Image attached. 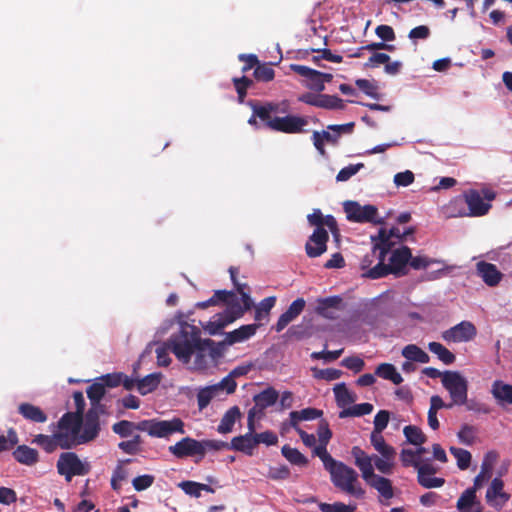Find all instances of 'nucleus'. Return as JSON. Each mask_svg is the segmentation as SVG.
<instances>
[{"label": "nucleus", "instance_id": "obj_26", "mask_svg": "<svg viewBox=\"0 0 512 512\" xmlns=\"http://www.w3.org/2000/svg\"><path fill=\"white\" fill-rule=\"evenodd\" d=\"M396 239L398 242L403 240V235L398 227H392L389 231L384 228H381L378 232L377 236H372L373 245L378 247H384L385 245L389 246V251H391L392 247L396 244L392 239Z\"/></svg>", "mask_w": 512, "mask_h": 512}, {"label": "nucleus", "instance_id": "obj_11", "mask_svg": "<svg viewBox=\"0 0 512 512\" xmlns=\"http://www.w3.org/2000/svg\"><path fill=\"white\" fill-rule=\"evenodd\" d=\"M283 104L285 105V108L280 109V105L275 102L260 103L259 101L256 100H250L248 102V106L251 108L252 112H254L256 116H258L261 125L267 129H270L269 122L273 121L274 117H272V114H275L277 112H287L288 105L286 104V102H283Z\"/></svg>", "mask_w": 512, "mask_h": 512}, {"label": "nucleus", "instance_id": "obj_1", "mask_svg": "<svg viewBox=\"0 0 512 512\" xmlns=\"http://www.w3.org/2000/svg\"><path fill=\"white\" fill-rule=\"evenodd\" d=\"M211 344H213V340L201 339L200 331L190 325L182 326L180 331L172 334L166 343L176 358L183 364L190 363L192 355L195 354V367L199 369L207 365V362L202 360L203 348L201 346Z\"/></svg>", "mask_w": 512, "mask_h": 512}, {"label": "nucleus", "instance_id": "obj_31", "mask_svg": "<svg viewBox=\"0 0 512 512\" xmlns=\"http://www.w3.org/2000/svg\"><path fill=\"white\" fill-rule=\"evenodd\" d=\"M257 328V324L242 325L238 329L226 334L225 343L227 345H233L235 343L243 342L252 337L256 333Z\"/></svg>", "mask_w": 512, "mask_h": 512}, {"label": "nucleus", "instance_id": "obj_43", "mask_svg": "<svg viewBox=\"0 0 512 512\" xmlns=\"http://www.w3.org/2000/svg\"><path fill=\"white\" fill-rule=\"evenodd\" d=\"M402 356L409 361L417 363H428L429 355L415 344L406 345L401 352Z\"/></svg>", "mask_w": 512, "mask_h": 512}, {"label": "nucleus", "instance_id": "obj_64", "mask_svg": "<svg viewBox=\"0 0 512 512\" xmlns=\"http://www.w3.org/2000/svg\"><path fill=\"white\" fill-rule=\"evenodd\" d=\"M112 430L120 437H128L132 434L133 430H135V423L128 420H121L113 424Z\"/></svg>", "mask_w": 512, "mask_h": 512}, {"label": "nucleus", "instance_id": "obj_55", "mask_svg": "<svg viewBox=\"0 0 512 512\" xmlns=\"http://www.w3.org/2000/svg\"><path fill=\"white\" fill-rule=\"evenodd\" d=\"M356 86L367 96L379 100L380 94L378 93V87L377 85L367 79H357L355 81Z\"/></svg>", "mask_w": 512, "mask_h": 512}, {"label": "nucleus", "instance_id": "obj_44", "mask_svg": "<svg viewBox=\"0 0 512 512\" xmlns=\"http://www.w3.org/2000/svg\"><path fill=\"white\" fill-rule=\"evenodd\" d=\"M55 441L57 443V447L62 449H70L77 444H81L78 442L79 433H74L67 430H60L54 433Z\"/></svg>", "mask_w": 512, "mask_h": 512}, {"label": "nucleus", "instance_id": "obj_32", "mask_svg": "<svg viewBox=\"0 0 512 512\" xmlns=\"http://www.w3.org/2000/svg\"><path fill=\"white\" fill-rule=\"evenodd\" d=\"M12 454L14 459L23 465L33 466L39 461L38 451L27 445H19Z\"/></svg>", "mask_w": 512, "mask_h": 512}, {"label": "nucleus", "instance_id": "obj_60", "mask_svg": "<svg viewBox=\"0 0 512 512\" xmlns=\"http://www.w3.org/2000/svg\"><path fill=\"white\" fill-rule=\"evenodd\" d=\"M319 509L321 512H356V507L351 505H346L343 502H335V503H320Z\"/></svg>", "mask_w": 512, "mask_h": 512}, {"label": "nucleus", "instance_id": "obj_33", "mask_svg": "<svg viewBox=\"0 0 512 512\" xmlns=\"http://www.w3.org/2000/svg\"><path fill=\"white\" fill-rule=\"evenodd\" d=\"M381 456L372 455V465L382 474H391L395 466L396 451L387 454L382 453Z\"/></svg>", "mask_w": 512, "mask_h": 512}, {"label": "nucleus", "instance_id": "obj_39", "mask_svg": "<svg viewBox=\"0 0 512 512\" xmlns=\"http://www.w3.org/2000/svg\"><path fill=\"white\" fill-rule=\"evenodd\" d=\"M278 397V392L274 388L269 387L256 394L253 400L257 404V407H259V412H263L266 408L274 405Z\"/></svg>", "mask_w": 512, "mask_h": 512}, {"label": "nucleus", "instance_id": "obj_14", "mask_svg": "<svg viewBox=\"0 0 512 512\" xmlns=\"http://www.w3.org/2000/svg\"><path fill=\"white\" fill-rule=\"evenodd\" d=\"M290 69L305 79L304 85L309 90L315 91L316 93L325 90V85L321 83L318 70L299 64H291Z\"/></svg>", "mask_w": 512, "mask_h": 512}, {"label": "nucleus", "instance_id": "obj_5", "mask_svg": "<svg viewBox=\"0 0 512 512\" xmlns=\"http://www.w3.org/2000/svg\"><path fill=\"white\" fill-rule=\"evenodd\" d=\"M443 387L449 392L453 405H464L468 397V381L457 371H445Z\"/></svg>", "mask_w": 512, "mask_h": 512}, {"label": "nucleus", "instance_id": "obj_53", "mask_svg": "<svg viewBox=\"0 0 512 512\" xmlns=\"http://www.w3.org/2000/svg\"><path fill=\"white\" fill-rule=\"evenodd\" d=\"M450 453L456 458L457 466L460 470H466L471 464V453L468 450L450 447Z\"/></svg>", "mask_w": 512, "mask_h": 512}, {"label": "nucleus", "instance_id": "obj_30", "mask_svg": "<svg viewBox=\"0 0 512 512\" xmlns=\"http://www.w3.org/2000/svg\"><path fill=\"white\" fill-rule=\"evenodd\" d=\"M18 412L24 419L33 423H44L48 419L47 414L40 407L27 402L18 406Z\"/></svg>", "mask_w": 512, "mask_h": 512}, {"label": "nucleus", "instance_id": "obj_45", "mask_svg": "<svg viewBox=\"0 0 512 512\" xmlns=\"http://www.w3.org/2000/svg\"><path fill=\"white\" fill-rule=\"evenodd\" d=\"M428 349L445 365H451L456 360V356L439 342H430L428 344Z\"/></svg>", "mask_w": 512, "mask_h": 512}, {"label": "nucleus", "instance_id": "obj_28", "mask_svg": "<svg viewBox=\"0 0 512 512\" xmlns=\"http://www.w3.org/2000/svg\"><path fill=\"white\" fill-rule=\"evenodd\" d=\"M234 286L241 296L242 305L240 304V301L236 296L235 303H232L229 309H231L234 312H237L236 310L241 311L242 317L246 311L250 310L253 307L254 303L250 297V290L246 283L237 282V284H234Z\"/></svg>", "mask_w": 512, "mask_h": 512}, {"label": "nucleus", "instance_id": "obj_17", "mask_svg": "<svg viewBox=\"0 0 512 512\" xmlns=\"http://www.w3.org/2000/svg\"><path fill=\"white\" fill-rule=\"evenodd\" d=\"M236 311L237 312H234L231 309H225L222 313L216 314L213 317V320L209 321L207 326L205 327L206 331L210 335H215L219 333L227 325L241 318V311Z\"/></svg>", "mask_w": 512, "mask_h": 512}, {"label": "nucleus", "instance_id": "obj_57", "mask_svg": "<svg viewBox=\"0 0 512 512\" xmlns=\"http://www.w3.org/2000/svg\"><path fill=\"white\" fill-rule=\"evenodd\" d=\"M32 442L41 446L47 453H52L57 449L54 434L51 436L38 434L34 437Z\"/></svg>", "mask_w": 512, "mask_h": 512}, {"label": "nucleus", "instance_id": "obj_48", "mask_svg": "<svg viewBox=\"0 0 512 512\" xmlns=\"http://www.w3.org/2000/svg\"><path fill=\"white\" fill-rule=\"evenodd\" d=\"M281 453L293 465L306 466L308 464V459L298 449L289 445H284Z\"/></svg>", "mask_w": 512, "mask_h": 512}, {"label": "nucleus", "instance_id": "obj_13", "mask_svg": "<svg viewBox=\"0 0 512 512\" xmlns=\"http://www.w3.org/2000/svg\"><path fill=\"white\" fill-rule=\"evenodd\" d=\"M328 240L329 234L325 228H315L305 244L307 256L310 258H316L325 253L327 251Z\"/></svg>", "mask_w": 512, "mask_h": 512}, {"label": "nucleus", "instance_id": "obj_16", "mask_svg": "<svg viewBox=\"0 0 512 512\" xmlns=\"http://www.w3.org/2000/svg\"><path fill=\"white\" fill-rule=\"evenodd\" d=\"M389 252L388 245H385L384 247L373 245V254L376 255L379 261L373 268L366 272L365 275L367 277L371 279H379L393 273L391 266L389 264H385V259Z\"/></svg>", "mask_w": 512, "mask_h": 512}, {"label": "nucleus", "instance_id": "obj_36", "mask_svg": "<svg viewBox=\"0 0 512 512\" xmlns=\"http://www.w3.org/2000/svg\"><path fill=\"white\" fill-rule=\"evenodd\" d=\"M162 379V374L155 372L146 375L142 379H137V390L141 395H147L155 391Z\"/></svg>", "mask_w": 512, "mask_h": 512}, {"label": "nucleus", "instance_id": "obj_54", "mask_svg": "<svg viewBox=\"0 0 512 512\" xmlns=\"http://www.w3.org/2000/svg\"><path fill=\"white\" fill-rule=\"evenodd\" d=\"M253 76L257 81L270 82L275 77V71L268 63H259L254 69Z\"/></svg>", "mask_w": 512, "mask_h": 512}, {"label": "nucleus", "instance_id": "obj_18", "mask_svg": "<svg viewBox=\"0 0 512 512\" xmlns=\"http://www.w3.org/2000/svg\"><path fill=\"white\" fill-rule=\"evenodd\" d=\"M307 220L309 224L315 226V228H324V226H326L332 233L335 240H339L340 230L334 216H323L320 209H314L313 212L307 216Z\"/></svg>", "mask_w": 512, "mask_h": 512}, {"label": "nucleus", "instance_id": "obj_6", "mask_svg": "<svg viewBox=\"0 0 512 512\" xmlns=\"http://www.w3.org/2000/svg\"><path fill=\"white\" fill-rule=\"evenodd\" d=\"M57 471L70 482L74 476H84L90 472L89 463L82 462L74 452H64L57 461Z\"/></svg>", "mask_w": 512, "mask_h": 512}, {"label": "nucleus", "instance_id": "obj_61", "mask_svg": "<svg viewBox=\"0 0 512 512\" xmlns=\"http://www.w3.org/2000/svg\"><path fill=\"white\" fill-rule=\"evenodd\" d=\"M98 380L103 384L105 389L106 388H115L121 384V382L123 380V373H121V372L108 373V374L98 377Z\"/></svg>", "mask_w": 512, "mask_h": 512}, {"label": "nucleus", "instance_id": "obj_38", "mask_svg": "<svg viewBox=\"0 0 512 512\" xmlns=\"http://www.w3.org/2000/svg\"><path fill=\"white\" fill-rule=\"evenodd\" d=\"M504 483L500 478H494L486 492V501L492 506H497V498H503V502L508 500V495L503 492Z\"/></svg>", "mask_w": 512, "mask_h": 512}, {"label": "nucleus", "instance_id": "obj_25", "mask_svg": "<svg viewBox=\"0 0 512 512\" xmlns=\"http://www.w3.org/2000/svg\"><path fill=\"white\" fill-rule=\"evenodd\" d=\"M495 458L496 454L494 452H489L486 454L481 464L480 472L474 478L473 486L471 487L472 489L478 491L491 478L493 471V461Z\"/></svg>", "mask_w": 512, "mask_h": 512}, {"label": "nucleus", "instance_id": "obj_29", "mask_svg": "<svg viewBox=\"0 0 512 512\" xmlns=\"http://www.w3.org/2000/svg\"><path fill=\"white\" fill-rule=\"evenodd\" d=\"M410 259L411 249L407 246H402L401 248L392 251L389 265L391 266L393 273L399 274L404 267L409 264Z\"/></svg>", "mask_w": 512, "mask_h": 512}, {"label": "nucleus", "instance_id": "obj_58", "mask_svg": "<svg viewBox=\"0 0 512 512\" xmlns=\"http://www.w3.org/2000/svg\"><path fill=\"white\" fill-rule=\"evenodd\" d=\"M312 371H313V375L315 378L323 379L326 381L337 380L343 374V372L341 370L335 369V368H326V369L313 368Z\"/></svg>", "mask_w": 512, "mask_h": 512}, {"label": "nucleus", "instance_id": "obj_40", "mask_svg": "<svg viewBox=\"0 0 512 512\" xmlns=\"http://www.w3.org/2000/svg\"><path fill=\"white\" fill-rule=\"evenodd\" d=\"M375 375L385 380L391 381L395 385L403 382V377L397 372L395 366L390 363H381L375 369Z\"/></svg>", "mask_w": 512, "mask_h": 512}, {"label": "nucleus", "instance_id": "obj_62", "mask_svg": "<svg viewBox=\"0 0 512 512\" xmlns=\"http://www.w3.org/2000/svg\"><path fill=\"white\" fill-rule=\"evenodd\" d=\"M364 167L363 163H357V164H350L344 168H342L337 176L336 180L338 182H344L349 180L352 176L357 174L362 168Z\"/></svg>", "mask_w": 512, "mask_h": 512}, {"label": "nucleus", "instance_id": "obj_59", "mask_svg": "<svg viewBox=\"0 0 512 512\" xmlns=\"http://www.w3.org/2000/svg\"><path fill=\"white\" fill-rule=\"evenodd\" d=\"M313 454L318 456L323 462L325 470H327L336 460L328 453L327 444L319 442L313 449Z\"/></svg>", "mask_w": 512, "mask_h": 512}, {"label": "nucleus", "instance_id": "obj_2", "mask_svg": "<svg viewBox=\"0 0 512 512\" xmlns=\"http://www.w3.org/2000/svg\"><path fill=\"white\" fill-rule=\"evenodd\" d=\"M351 455L354 458V463L361 472L363 480L370 487L377 490L381 497L386 500L394 497V489L390 479L375 474L372 465V458L359 446H354L351 449Z\"/></svg>", "mask_w": 512, "mask_h": 512}, {"label": "nucleus", "instance_id": "obj_20", "mask_svg": "<svg viewBox=\"0 0 512 512\" xmlns=\"http://www.w3.org/2000/svg\"><path fill=\"white\" fill-rule=\"evenodd\" d=\"M417 473V481L424 488H439L445 483L443 478L432 476L436 473V468L429 463L419 466Z\"/></svg>", "mask_w": 512, "mask_h": 512}, {"label": "nucleus", "instance_id": "obj_24", "mask_svg": "<svg viewBox=\"0 0 512 512\" xmlns=\"http://www.w3.org/2000/svg\"><path fill=\"white\" fill-rule=\"evenodd\" d=\"M477 274L488 286H496L502 279V273L496 265L485 261H480L476 265Z\"/></svg>", "mask_w": 512, "mask_h": 512}, {"label": "nucleus", "instance_id": "obj_34", "mask_svg": "<svg viewBox=\"0 0 512 512\" xmlns=\"http://www.w3.org/2000/svg\"><path fill=\"white\" fill-rule=\"evenodd\" d=\"M83 422V416L76 412L65 413L58 422L60 430H67L74 433H80Z\"/></svg>", "mask_w": 512, "mask_h": 512}, {"label": "nucleus", "instance_id": "obj_56", "mask_svg": "<svg viewBox=\"0 0 512 512\" xmlns=\"http://www.w3.org/2000/svg\"><path fill=\"white\" fill-rule=\"evenodd\" d=\"M18 442L19 438L16 431L13 428H10L6 436H0V453L13 449Z\"/></svg>", "mask_w": 512, "mask_h": 512}, {"label": "nucleus", "instance_id": "obj_21", "mask_svg": "<svg viewBox=\"0 0 512 512\" xmlns=\"http://www.w3.org/2000/svg\"><path fill=\"white\" fill-rule=\"evenodd\" d=\"M342 302L343 299L340 296L319 298L317 300L315 312L326 319H335V312L340 310Z\"/></svg>", "mask_w": 512, "mask_h": 512}, {"label": "nucleus", "instance_id": "obj_46", "mask_svg": "<svg viewBox=\"0 0 512 512\" xmlns=\"http://www.w3.org/2000/svg\"><path fill=\"white\" fill-rule=\"evenodd\" d=\"M333 391L339 407L355 402L356 395L348 390L345 383L336 384Z\"/></svg>", "mask_w": 512, "mask_h": 512}, {"label": "nucleus", "instance_id": "obj_8", "mask_svg": "<svg viewBox=\"0 0 512 512\" xmlns=\"http://www.w3.org/2000/svg\"><path fill=\"white\" fill-rule=\"evenodd\" d=\"M298 101L318 108L327 110L345 109L344 101L336 95L320 93H305L298 97Z\"/></svg>", "mask_w": 512, "mask_h": 512}, {"label": "nucleus", "instance_id": "obj_42", "mask_svg": "<svg viewBox=\"0 0 512 512\" xmlns=\"http://www.w3.org/2000/svg\"><path fill=\"white\" fill-rule=\"evenodd\" d=\"M491 393L499 403L512 404V385L495 381Z\"/></svg>", "mask_w": 512, "mask_h": 512}, {"label": "nucleus", "instance_id": "obj_7", "mask_svg": "<svg viewBox=\"0 0 512 512\" xmlns=\"http://www.w3.org/2000/svg\"><path fill=\"white\" fill-rule=\"evenodd\" d=\"M344 212L350 222L382 224L383 220L378 218L376 206L367 204L360 205L357 201H346L343 204Z\"/></svg>", "mask_w": 512, "mask_h": 512}, {"label": "nucleus", "instance_id": "obj_19", "mask_svg": "<svg viewBox=\"0 0 512 512\" xmlns=\"http://www.w3.org/2000/svg\"><path fill=\"white\" fill-rule=\"evenodd\" d=\"M306 305V302L303 298H297L294 300L288 309L280 315L278 318V321L273 326V329L276 332H281L284 330L289 323H291L293 320H295L304 310Z\"/></svg>", "mask_w": 512, "mask_h": 512}, {"label": "nucleus", "instance_id": "obj_22", "mask_svg": "<svg viewBox=\"0 0 512 512\" xmlns=\"http://www.w3.org/2000/svg\"><path fill=\"white\" fill-rule=\"evenodd\" d=\"M465 201L469 208V216H483L488 213L491 205L486 203L476 190H470L465 194Z\"/></svg>", "mask_w": 512, "mask_h": 512}, {"label": "nucleus", "instance_id": "obj_35", "mask_svg": "<svg viewBox=\"0 0 512 512\" xmlns=\"http://www.w3.org/2000/svg\"><path fill=\"white\" fill-rule=\"evenodd\" d=\"M86 392L87 397L90 400V408L105 411V407L100 403V401L104 397L106 389L103 386V384L98 380V378H96L95 382L87 388Z\"/></svg>", "mask_w": 512, "mask_h": 512}, {"label": "nucleus", "instance_id": "obj_49", "mask_svg": "<svg viewBox=\"0 0 512 512\" xmlns=\"http://www.w3.org/2000/svg\"><path fill=\"white\" fill-rule=\"evenodd\" d=\"M403 433L410 444L421 446L426 442V436L422 430L414 425L405 426Z\"/></svg>", "mask_w": 512, "mask_h": 512}, {"label": "nucleus", "instance_id": "obj_15", "mask_svg": "<svg viewBox=\"0 0 512 512\" xmlns=\"http://www.w3.org/2000/svg\"><path fill=\"white\" fill-rule=\"evenodd\" d=\"M176 432H185L184 423L180 418H173L172 420L154 419L153 428L150 431V436L165 438Z\"/></svg>", "mask_w": 512, "mask_h": 512}, {"label": "nucleus", "instance_id": "obj_51", "mask_svg": "<svg viewBox=\"0 0 512 512\" xmlns=\"http://www.w3.org/2000/svg\"><path fill=\"white\" fill-rule=\"evenodd\" d=\"M232 82L237 92L239 103H243L247 95V90L254 84L253 80H251L247 76H242L234 77L232 79Z\"/></svg>", "mask_w": 512, "mask_h": 512}, {"label": "nucleus", "instance_id": "obj_41", "mask_svg": "<svg viewBox=\"0 0 512 512\" xmlns=\"http://www.w3.org/2000/svg\"><path fill=\"white\" fill-rule=\"evenodd\" d=\"M241 417V412L238 406H233L228 409L223 415L217 431L221 434H226L232 431L233 426L237 419Z\"/></svg>", "mask_w": 512, "mask_h": 512}, {"label": "nucleus", "instance_id": "obj_63", "mask_svg": "<svg viewBox=\"0 0 512 512\" xmlns=\"http://www.w3.org/2000/svg\"><path fill=\"white\" fill-rule=\"evenodd\" d=\"M400 458L404 467L413 466L415 469H417L422 465L420 463V459L417 458V453L411 449H402Z\"/></svg>", "mask_w": 512, "mask_h": 512}, {"label": "nucleus", "instance_id": "obj_4", "mask_svg": "<svg viewBox=\"0 0 512 512\" xmlns=\"http://www.w3.org/2000/svg\"><path fill=\"white\" fill-rule=\"evenodd\" d=\"M226 442L216 440L198 441L191 437H185L174 445L169 447V452L176 458L183 459L186 457L199 456L203 459L207 450H221L227 447Z\"/></svg>", "mask_w": 512, "mask_h": 512}, {"label": "nucleus", "instance_id": "obj_3", "mask_svg": "<svg viewBox=\"0 0 512 512\" xmlns=\"http://www.w3.org/2000/svg\"><path fill=\"white\" fill-rule=\"evenodd\" d=\"M327 471L330 474L331 482L336 488L359 499L364 497L365 490L361 487L358 473L355 469L336 460Z\"/></svg>", "mask_w": 512, "mask_h": 512}, {"label": "nucleus", "instance_id": "obj_37", "mask_svg": "<svg viewBox=\"0 0 512 512\" xmlns=\"http://www.w3.org/2000/svg\"><path fill=\"white\" fill-rule=\"evenodd\" d=\"M476 492V490L469 487L461 494L456 503L459 512H472L473 507L480 506Z\"/></svg>", "mask_w": 512, "mask_h": 512}, {"label": "nucleus", "instance_id": "obj_10", "mask_svg": "<svg viewBox=\"0 0 512 512\" xmlns=\"http://www.w3.org/2000/svg\"><path fill=\"white\" fill-rule=\"evenodd\" d=\"M477 335L475 325L470 321H462L442 332V339L446 342H469Z\"/></svg>", "mask_w": 512, "mask_h": 512}, {"label": "nucleus", "instance_id": "obj_52", "mask_svg": "<svg viewBox=\"0 0 512 512\" xmlns=\"http://www.w3.org/2000/svg\"><path fill=\"white\" fill-rule=\"evenodd\" d=\"M370 442L374 449L379 453H391L395 452V448L386 443L384 437L382 436V432L376 433V431H372L370 435Z\"/></svg>", "mask_w": 512, "mask_h": 512}, {"label": "nucleus", "instance_id": "obj_9", "mask_svg": "<svg viewBox=\"0 0 512 512\" xmlns=\"http://www.w3.org/2000/svg\"><path fill=\"white\" fill-rule=\"evenodd\" d=\"M270 130L282 132L286 134H297L304 131V127L308 124L305 117L296 115H286L284 117H274L269 122Z\"/></svg>", "mask_w": 512, "mask_h": 512}, {"label": "nucleus", "instance_id": "obj_50", "mask_svg": "<svg viewBox=\"0 0 512 512\" xmlns=\"http://www.w3.org/2000/svg\"><path fill=\"white\" fill-rule=\"evenodd\" d=\"M218 395L217 388L214 385H210L200 389L197 393V403L199 410L205 409L213 398Z\"/></svg>", "mask_w": 512, "mask_h": 512}, {"label": "nucleus", "instance_id": "obj_27", "mask_svg": "<svg viewBox=\"0 0 512 512\" xmlns=\"http://www.w3.org/2000/svg\"><path fill=\"white\" fill-rule=\"evenodd\" d=\"M236 301V294L233 291L227 290H217L214 292L213 296L210 297L206 301L198 302L196 304L197 308L206 309L210 306L218 305L219 303H225L227 305L226 309L230 308L232 303Z\"/></svg>", "mask_w": 512, "mask_h": 512}, {"label": "nucleus", "instance_id": "obj_47", "mask_svg": "<svg viewBox=\"0 0 512 512\" xmlns=\"http://www.w3.org/2000/svg\"><path fill=\"white\" fill-rule=\"evenodd\" d=\"M373 411V405L370 403H360L356 404L352 407L343 409L339 413V418H347V417H360L364 415H368Z\"/></svg>", "mask_w": 512, "mask_h": 512}, {"label": "nucleus", "instance_id": "obj_12", "mask_svg": "<svg viewBox=\"0 0 512 512\" xmlns=\"http://www.w3.org/2000/svg\"><path fill=\"white\" fill-rule=\"evenodd\" d=\"M105 411L97 410L95 408H89L85 416L83 417V430L79 433L78 442L84 444L94 440L100 431V415L104 414Z\"/></svg>", "mask_w": 512, "mask_h": 512}, {"label": "nucleus", "instance_id": "obj_23", "mask_svg": "<svg viewBox=\"0 0 512 512\" xmlns=\"http://www.w3.org/2000/svg\"><path fill=\"white\" fill-rule=\"evenodd\" d=\"M226 444L228 445L226 447L227 449L239 451L251 456L253 450L258 445V441L255 438V434L249 430L245 435L236 436L231 440L230 444Z\"/></svg>", "mask_w": 512, "mask_h": 512}]
</instances>
